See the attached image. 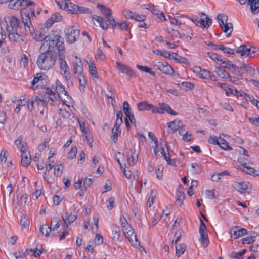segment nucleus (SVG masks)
<instances>
[{"instance_id":"1","label":"nucleus","mask_w":259,"mask_h":259,"mask_svg":"<svg viewBox=\"0 0 259 259\" xmlns=\"http://www.w3.org/2000/svg\"><path fill=\"white\" fill-rule=\"evenodd\" d=\"M56 33L53 32L47 36L40 34L36 38L37 41H42L41 49L48 47L47 50L40 53L37 58V65L41 70H48L54 65L57 58L55 50L58 51V53L64 50V39Z\"/></svg>"},{"instance_id":"2","label":"nucleus","mask_w":259,"mask_h":259,"mask_svg":"<svg viewBox=\"0 0 259 259\" xmlns=\"http://www.w3.org/2000/svg\"><path fill=\"white\" fill-rule=\"evenodd\" d=\"M97 6L104 14V17L95 16L93 17V19L96 20L99 24L100 26L102 28V23L108 24V23H111V22H114V19L111 16L112 11L110 8L100 4H98Z\"/></svg>"},{"instance_id":"3","label":"nucleus","mask_w":259,"mask_h":259,"mask_svg":"<svg viewBox=\"0 0 259 259\" xmlns=\"http://www.w3.org/2000/svg\"><path fill=\"white\" fill-rule=\"evenodd\" d=\"M63 51L64 50L60 51V52L58 53L60 69L61 71L62 75L65 80L68 82L67 85H69V84L72 85V82L71 81L72 77L70 72V69L65 60V56Z\"/></svg>"},{"instance_id":"4","label":"nucleus","mask_w":259,"mask_h":259,"mask_svg":"<svg viewBox=\"0 0 259 259\" xmlns=\"http://www.w3.org/2000/svg\"><path fill=\"white\" fill-rule=\"evenodd\" d=\"M216 19L223 32L226 34V36H230L233 31V27L232 23H227L228 16L224 14H219Z\"/></svg>"},{"instance_id":"5","label":"nucleus","mask_w":259,"mask_h":259,"mask_svg":"<svg viewBox=\"0 0 259 259\" xmlns=\"http://www.w3.org/2000/svg\"><path fill=\"white\" fill-rule=\"evenodd\" d=\"M122 230L126 238L128 239L129 241L134 247L136 248L140 247V248H142V250H144V251L146 252L144 248L141 246L140 242H138L137 236L135 234L134 230L132 228L131 226H130V228H125Z\"/></svg>"},{"instance_id":"6","label":"nucleus","mask_w":259,"mask_h":259,"mask_svg":"<svg viewBox=\"0 0 259 259\" xmlns=\"http://www.w3.org/2000/svg\"><path fill=\"white\" fill-rule=\"evenodd\" d=\"M36 3L31 0H12L9 3L8 7L12 9H18L20 7L25 8L29 6L35 7Z\"/></svg>"},{"instance_id":"7","label":"nucleus","mask_w":259,"mask_h":259,"mask_svg":"<svg viewBox=\"0 0 259 259\" xmlns=\"http://www.w3.org/2000/svg\"><path fill=\"white\" fill-rule=\"evenodd\" d=\"M200 224L199 229V232L200 235V238L199 240L203 247H206L209 244V240L207 233V228L201 219H200Z\"/></svg>"},{"instance_id":"8","label":"nucleus","mask_w":259,"mask_h":259,"mask_svg":"<svg viewBox=\"0 0 259 259\" xmlns=\"http://www.w3.org/2000/svg\"><path fill=\"white\" fill-rule=\"evenodd\" d=\"M117 27L118 29L121 30L127 31L128 29L131 28L130 23L126 21H122L121 22H115L114 20V22L108 23V24L102 23V29H107L108 28Z\"/></svg>"},{"instance_id":"9","label":"nucleus","mask_w":259,"mask_h":259,"mask_svg":"<svg viewBox=\"0 0 259 259\" xmlns=\"http://www.w3.org/2000/svg\"><path fill=\"white\" fill-rule=\"evenodd\" d=\"M155 66L158 70L166 75H172L174 72V69L167 63L158 62Z\"/></svg>"},{"instance_id":"10","label":"nucleus","mask_w":259,"mask_h":259,"mask_svg":"<svg viewBox=\"0 0 259 259\" xmlns=\"http://www.w3.org/2000/svg\"><path fill=\"white\" fill-rule=\"evenodd\" d=\"M22 22L25 26L26 31L32 33L34 29L32 25L29 12H25L22 15Z\"/></svg>"},{"instance_id":"11","label":"nucleus","mask_w":259,"mask_h":259,"mask_svg":"<svg viewBox=\"0 0 259 259\" xmlns=\"http://www.w3.org/2000/svg\"><path fill=\"white\" fill-rule=\"evenodd\" d=\"M79 36V30L73 28H68L66 31V40L69 43L74 42Z\"/></svg>"},{"instance_id":"12","label":"nucleus","mask_w":259,"mask_h":259,"mask_svg":"<svg viewBox=\"0 0 259 259\" xmlns=\"http://www.w3.org/2000/svg\"><path fill=\"white\" fill-rule=\"evenodd\" d=\"M8 20L10 25L7 23L6 28L7 32H10L14 30H17L19 27V21L16 17L15 16H12L11 17H8Z\"/></svg>"},{"instance_id":"13","label":"nucleus","mask_w":259,"mask_h":259,"mask_svg":"<svg viewBox=\"0 0 259 259\" xmlns=\"http://www.w3.org/2000/svg\"><path fill=\"white\" fill-rule=\"evenodd\" d=\"M157 106L148 104L146 101H142L137 104V108L139 111L151 110L153 113H156Z\"/></svg>"},{"instance_id":"14","label":"nucleus","mask_w":259,"mask_h":259,"mask_svg":"<svg viewBox=\"0 0 259 259\" xmlns=\"http://www.w3.org/2000/svg\"><path fill=\"white\" fill-rule=\"evenodd\" d=\"M61 220L57 217H54L51 221V225L50 226H47L45 225L46 228V233L45 234V236L46 237H48L49 234V232L51 231H54L59 227L61 223Z\"/></svg>"},{"instance_id":"15","label":"nucleus","mask_w":259,"mask_h":259,"mask_svg":"<svg viewBox=\"0 0 259 259\" xmlns=\"http://www.w3.org/2000/svg\"><path fill=\"white\" fill-rule=\"evenodd\" d=\"M231 231H233V234L231 235V238L237 239L239 237H242L248 233L247 231L240 226H234L231 228Z\"/></svg>"},{"instance_id":"16","label":"nucleus","mask_w":259,"mask_h":259,"mask_svg":"<svg viewBox=\"0 0 259 259\" xmlns=\"http://www.w3.org/2000/svg\"><path fill=\"white\" fill-rule=\"evenodd\" d=\"M75 60L73 61L72 64L73 66V72L74 76L78 74H82L83 72V67L81 60L77 57H75Z\"/></svg>"},{"instance_id":"17","label":"nucleus","mask_w":259,"mask_h":259,"mask_svg":"<svg viewBox=\"0 0 259 259\" xmlns=\"http://www.w3.org/2000/svg\"><path fill=\"white\" fill-rule=\"evenodd\" d=\"M164 111H166L167 113L172 115H178V113L173 111L171 107H169L167 104L163 103L159 104V105L157 106L156 113L163 114L164 113Z\"/></svg>"},{"instance_id":"18","label":"nucleus","mask_w":259,"mask_h":259,"mask_svg":"<svg viewBox=\"0 0 259 259\" xmlns=\"http://www.w3.org/2000/svg\"><path fill=\"white\" fill-rule=\"evenodd\" d=\"M200 16L199 26L203 28H208L212 24V19L204 13H201Z\"/></svg>"},{"instance_id":"19","label":"nucleus","mask_w":259,"mask_h":259,"mask_svg":"<svg viewBox=\"0 0 259 259\" xmlns=\"http://www.w3.org/2000/svg\"><path fill=\"white\" fill-rule=\"evenodd\" d=\"M116 65L118 69L120 71L126 74L131 77H136V74L130 66L120 62H117Z\"/></svg>"},{"instance_id":"20","label":"nucleus","mask_w":259,"mask_h":259,"mask_svg":"<svg viewBox=\"0 0 259 259\" xmlns=\"http://www.w3.org/2000/svg\"><path fill=\"white\" fill-rule=\"evenodd\" d=\"M77 215V212L75 209H74L73 212H71L68 216L67 212L65 217L62 216V219L66 225V228L76 220Z\"/></svg>"},{"instance_id":"21","label":"nucleus","mask_w":259,"mask_h":259,"mask_svg":"<svg viewBox=\"0 0 259 259\" xmlns=\"http://www.w3.org/2000/svg\"><path fill=\"white\" fill-rule=\"evenodd\" d=\"M236 53L240 54L242 56L251 57V47L246 45H241L236 51Z\"/></svg>"},{"instance_id":"22","label":"nucleus","mask_w":259,"mask_h":259,"mask_svg":"<svg viewBox=\"0 0 259 259\" xmlns=\"http://www.w3.org/2000/svg\"><path fill=\"white\" fill-rule=\"evenodd\" d=\"M36 100H41L42 102L46 104H48L49 103L50 104L53 105L55 100H56L55 96H49V95H39L36 97Z\"/></svg>"},{"instance_id":"23","label":"nucleus","mask_w":259,"mask_h":259,"mask_svg":"<svg viewBox=\"0 0 259 259\" xmlns=\"http://www.w3.org/2000/svg\"><path fill=\"white\" fill-rule=\"evenodd\" d=\"M86 62L89 66L90 74L95 78H98V73L94 62L91 58L89 60H86Z\"/></svg>"},{"instance_id":"24","label":"nucleus","mask_w":259,"mask_h":259,"mask_svg":"<svg viewBox=\"0 0 259 259\" xmlns=\"http://www.w3.org/2000/svg\"><path fill=\"white\" fill-rule=\"evenodd\" d=\"M247 3L250 6V9L253 14L259 12V0H247Z\"/></svg>"},{"instance_id":"25","label":"nucleus","mask_w":259,"mask_h":259,"mask_svg":"<svg viewBox=\"0 0 259 259\" xmlns=\"http://www.w3.org/2000/svg\"><path fill=\"white\" fill-rule=\"evenodd\" d=\"M56 89L58 93V94L61 99L63 95L68 96L67 92L65 90L64 87L63 86L61 83L58 80L56 81Z\"/></svg>"},{"instance_id":"26","label":"nucleus","mask_w":259,"mask_h":259,"mask_svg":"<svg viewBox=\"0 0 259 259\" xmlns=\"http://www.w3.org/2000/svg\"><path fill=\"white\" fill-rule=\"evenodd\" d=\"M31 158L29 153L22 154L21 164L24 167H27L30 163Z\"/></svg>"},{"instance_id":"27","label":"nucleus","mask_w":259,"mask_h":259,"mask_svg":"<svg viewBox=\"0 0 259 259\" xmlns=\"http://www.w3.org/2000/svg\"><path fill=\"white\" fill-rule=\"evenodd\" d=\"M167 33L169 36L171 37V40L174 41L175 40H177L181 37V34L179 32L173 28L167 29Z\"/></svg>"},{"instance_id":"28","label":"nucleus","mask_w":259,"mask_h":259,"mask_svg":"<svg viewBox=\"0 0 259 259\" xmlns=\"http://www.w3.org/2000/svg\"><path fill=\"white\" fill-rule=\"evenodd\" d=\"M65 9L71 11L72 13L76 14L78 10V6L75 5L72 2L65 1Z\"/></svg>"},{"instance_id":"29","label":"nucleus","mask_w":259,"mask_h":259,"mask_svg":"<svg viewBox=\"0 0 259 259\" xmlns=\"http://www.w3.org/2000/svg\"><path fill=\"white\" fill-rule=\"evenodd\" d=\"M215 72L219 76L223 79L230 78L229 73L222 69V67H217L215 69Z\"/></svg>"},{"instance_id":"30","label":"nucleus","mask_w":259,"mask_h":259,"mask_svg":"<svg viewBox=\"0 0 259 259\" xmlns=\"http://www.w3.org/2000/svg\"><path fill=\"white\" fill-rule=\"evenodd\" d=\"M234 187L241 193L244 192L247 188V185L245 182L241 183L234 182L233 184Z\"/></svg>"},{"instance_id":"31","label":"nucleus","mask_w":259,"mask_h":259,"mask_svg":"<svg viewBox=\"0 0 259 259\" xmlns=\"http://www.w3.org/2000/svg\"><path fill=\"white\" fill-rule=\"evenodd\" d=\"M214 48L215 49L221 50L224 51L225 53H226L229 54H234L235 52L234 50L231 49L230 48L224 46L223 45H214Z\"/></svg>"},{"instance_id":"32","label":"nucleus","mask_w":259,"mask_h":259,"mask_svg":"<svg viewBox=\"0 0 259 259\" xmlns=\"http://www.w3.org/2000/svg\"><path fill=\"white\" fill-rule=\"evenodd\" d=\"M105 94L108 98L112 99V104L113 105V100L115 99V90L114 88L108 84L107 87V92L105 93Z\"/></svg>"},{"instance_id":"33","label":"nucleus","mask_w":259,"mask_h":259,"mask_svg":"<svg viewBox=\"0 0 259 259\" xmlns=\"http://www.w3.org/2000/svg\"><path fill=\"white\" fill-rule=\"evenodd\" d=\"M186 245L184 243L180 244L178 246H176V254L178 257H180L185 251Z\"/></svg>"},{"instance_id":"34","label":"nucleus","mask_w":259,"mask_h":259,"mask_svg":"<svg viewBox=\"0 0 259 259\" xmlns=\"http://www.w3.org/2000/svg\"><path fill=\"white\" fill-rule=\"evenodd\" d=\"M180 123L181 121L180 120H175L174 121L170 122L168 123V127L171 128L173 132H175L180 128Z\"/></svg>"},{"instance_id":"35","label":"nucleus","mask_w":259,"mask_h":259,"mask_svg":"<svg viewBox=\"0 0 259 259\" xmlns=\"http://www.w3.org/2000/svg\"><path fill=\"white\" fill-rule=\"evenodd\" d=\"M120 228L117 225H114L112 227V234L114 239L118 240L120 238Z\"/></svg>"},{"instance_id":"36","label":"nucleus","mask_w":259,"mask_h":259,"mask_svg":"<svg viewBox=\"0 0 259 259\" xmlns=\"http://www.w3.org/2000/svg\"><path fill=\"white\" fill-rule=\"evenodd\" d=\"M185 197V195L183 192L180 191H177L176 192V202L178 203L180 206L183 204Z\"/></svg>"},{"instance_id":"37","label":"nucleus","mask_w":259,"mask_h":259,"mask_svg":"<svg viewBox=\"0 0 259 259\" xmlns=\"http://www.w3.org/2000/svg\"><path fill=\"white\" fill-rule=\"evenodd\" d=\"M152 13L153 14L156 15L159 19L162 21H165L166 20L164 14L161 12L158 9L156 8L155 7L154 8H152Z\"/></svg>"},{"instance_id":"38","label":"nucleus","mask_w":259,"mask_h":259,"mask_svg":"<svg viewBox=\"0 0 259 259\" xmlns=\"http://www.w3.org/2000/svg\"><path fill=\"white\" fill-rule=\"evenodd\" d=\"M148 136H149V137L154 142V143L155 145V148H154V151L155 155H157V154L158 152V141L157 138L156 137L155 135L151 132H149Z\"/></svg>"},{"instance_id":"39","label":"nucleus","mask_w":259,"mask_h":259,"mask_svg":"<svg viewBox=\"0 0 259 259\" xmlns=\"http://www.w3.org/2000/svg\"><path fill=\"white\" fill-rule=\"evenodd\" d=\"M46 76L43 73H37L32 82V88L34 89V85L38 83L39 81L42 80Z\"/></svg>"},{"instance_id":"40","label":"nucleus","mask_w":259,"mask_h":259,"mask_svg":"<svg viewBox=\"0 0 259 259\" xmlns=\"http://www.w3.org/2000/svg\"><path fill=\"white\" fill-rule=\"evenodd\" d=\"M8 33L9 38L11 41H16L20 38V35L17 33V30Z\"/></svg>"},{"instance_id":"41","label":"nucleus","mask_w":259,"mask_h":259,"mask_svg":"<svg viewBox=\"0 0 259 259\" xmlns=\"http://www.w3.org/2000/svg\"><path fill=\"white\" fill-rule=\"evenodd\" d=\"M137 68L140 70L142 71L149 73L150 74L153 76H155V73L154 72L152 71L151 69V68H149L147 66H144L140 65H137L136 66Z\"/></svg>"},{"instance_id":"42","label":"nucleus","mask_w":259,"mask_h":259,"mask_svg":"<svg viewBox=\"0 0 259 259\" xmlns=\"http://www.w3.org/2000/svg\"><path fill=\"white\" fill-rule=\"evenodd\" d=\"M20 223L22 226L25 228L29 224L28 217L26 214H22L20 220Z\"/></svg>"},{"instance_id":"43","label":"nucleus","mask_w":259,"mask_h":259,"mask_svg":"<svg viewBox=\"0 0 259 259\" xmlns=\"http://www.w3.org/2000/svg\"><path fill=\"white\" fill-rule=\"evenodd\" d=\"M221 148L224 150H231L232 148L228 145V143L224 139L220 138L219 141V145H218Z\"/></svg>"},{"instance_id":"44","label":"nucleus","mask_w":259,"mask_h":259,"mask_svg":"<svg viewBox=\"0 0 259 259\" xmlns=\"http://www.w3.org/2000/svg\"><path fill=\"white\" fill-rule=\"evenodd\" d=\"M58 114L60 117L65 119L69 118L70 114L65 108H62L59 110Z\"/></svg>"},{"instance_id":"45","label":"nucleus","mask_w":259,"mask_h":259,"mask_svg":"<svg viewBox=\"0 0 259 259\" xmlns=\"http://www.w3.org/2000/svg\"><path fill=\"white\" fill-rule=\"evenodd\" d=\"M172 59L176 60L177 62H178L180 63L184 64L187 66L189 65V61H188V60L186 58H185L184 57H182L181 56H179L178 58H177L176 57L172 56Z\"/></svg>"},{"instance_id":"46","label":"nucleus","mask_w":259,"mask_h":259,"mask_svg":"<svg viewBox=\"0 0 259 259\" xmlns=\"http://www.w3.org/2000/svg\"><path fill=\"white\" fill-rule=\"evenodd\" d=\"M105 58V55L100 48H98V53L95 55L96 60L103 61Z\"/></svg>"},{"instance_id":"47","label":"nucleus","mask_w":259,"mask_h":259,"mask_svg":"<svg viewBox=\"0 0 259 259\" xmlns=\"http://www.w3.org/2000/svg\"><path fill=\"white\" fill-rule=\"evenodd\" d=\"M77 149L76 146L72 147L70 151L68 153V158L72 159L76 157Z\"/></svg>"},{"instance_id":"48","label":"nucleus","mask_w":259,"mask_h":259,"mask_svg":"<svg viewBox=\"0 0 259 259\" xmlns=\"http://www.w3.org/2000/svg\"><path fill=\"white\" fill-rule=\"evenodd\" d=\"M242 166L244 168V169H243L244 171L245 172L246 174H249V175L254 174V172H255L254 169H253L250 167H248L247 166L246 163H243Z\"/></svg>"},{"instance_id":"49","label":"nucleus","mask_w":259,"mask_h":259,"mask_svg":"<svg viewBox=\"0 0 259 259\" xmlns=\"http://www.w3.org/2000/svg\"><path fill=\"white\" fill-rule=\"evenodd\" d=\"M120 222L122 230L125 228H130V225L128 223L126 218L124 216H121L120 218Z\"/></svg>"},{"instance_id":"50","label":"nucleus","mask_w":259,"mask_h":259,"mask_svg":"<svg viewBox=\"0 0 259 259\" xmlns=\"http://www.w3.org/2000/svg\"><path fill=\"white\" fill-rule=\"evenodd\" d=\"M76 14H91V11L88 8L78 6V10Z\"/></svg>"},{"instance_id":"51","label":"nucleus","mask_w":259,"mask_h":259,"mask_svg":"<svg viewBox=\"0 0 259 259\" xmlns=\"http://www.w3.org/2000/svg\"><path fill=\"white\" fill-rule=\"evenodd\" d=\"M182 230H179L175 233V235H174V238H176V239L175 240H172V243H174L176 244L177 243V242L178 241H180L181 237V235H182Z\"/></svg>"},{"instance_id":"52","label":"nucleus","mask_w":259,"mask_h":259,"mask_svg":"<svg viewBox=\"0 0 259 259\" xmlns=\"http://www.w3.org/2000/svg\"><path fill=\"white\" fill-rule=\"evenodd\" d=\"M63 167L61 164L58 165L57 167L54 169V175L56 176H60L62 173Z\"/></svg>"},{"instance_id":"53","label":"nucleus","mask_w":259,"mask_h":259,"mask_svg":"<svg viewBox=\"0 0 259 259\" xmlns=\"http://www.w3.org/2000/svg\"><path fill=\"white\" fill-rule=\"evenodd\" d=\"M123 13L126 18L134 19L135 13H133L131 11L128 9L124 10Z\"/></svg>"},{"instance_id":"54","label":"nucleus","mask_w":259,"mask_h":259,"mask_svg":"<svg viewBox=\"0 0 259 259\" xmlns=\"http://www.w3.org/2000/svg\"><path fill=\"white\" fill-rule=\"evenodd\" d=\"M208 141L210 144L214 145H219L220 140L215 136H211L208 139Z\"/></svg>"},{"instance_id":"55","label":"nucleus","mask_w":259,"mask_h":259,"mask_svg":"<svg viewBox=\"0 0 259 259\" xmlns=\"http://www.w3.org/2000/svg\"><path fill=\"white\" fill-rule=\"evenodd\" d=\"M228 69L233 73L236 74L239 73L238 67L235 64H233L232 62L229 65Z\"/></svg>"},{"instance_id":"56","label":"nucleus","mask_w":259,"mask_h":259,"mask_svg":"<svg viewBox=\"0 0 259 259\" xmlns=\"http://www.w3.org/2000/svg\"><path fill=\"white\" fill-rule=\"evenodd\" d=\"M210 72L206 70H202L200 71L199 76L203 79H209L210 77Z\"/></svg>"},{"instance_id":"57","label":"nucleus","mask_w":259,"mask_h":259,"mask_svg":"<svg viewBox=\"0 0 259 259\" xmlns=\"http://www.w3.org/2000/svg\"><path fill=\"white\" fill-rule=\"evenodd\" d=\"M75 77H77L79 81V84L81 86H85L86 84V80L85 79V77L84 75L82 74H78L75 76Z\"/></svg>"},{"instance_id":"58","label":"nucleus","mask_w":259,"mask_h":259,"mask_svg":"<svg viewBox=\"0 0 259 259\" xmlns=\"http://www.w3.org/2000/svg\"><path fill=\"white\" fill-rule=\"evenodd\" d=\"M118 130H116L115 128H113L112 130V136L111 139L114 143H116L118 140Z\"/></svg>"},{"instance_id":"59","label":"nucleus","mask_w":259,"mask_h":259,"mask_svg":"<svg viewBox=\"0 0 259 259\" xmlns=\"http://www.w3.org/2000/svg\"><path fill=\"white\" fill-rule=\"evenodd\" d=\"M138 154L131 153L130 159L131 161L129 162L130 165H134L137 163L138 161Z\"/></svg>"},{"instance_id":"60","label":"nucleus","mask_w":259,"mask_h":259,"mask_svg":"<svg viewBox=\"0 0 259 259\" xmlns=\"http://www.w3.org/2000/svg\"><path fill=\"white\" fill-rule=\"evenodd\" d=\"M114 198L113 197H110L107 200V207L108 209L111 210L114 207Z\"/></svg>"},{"instance_id":"61","label":"nucleus","mask_w":259,"mask_h":259,"mask_svg":"<svg viewBox=\"0 0 259 259\" xmlns=\"http://www.w3.org/2000/svg\"><path fill=\"white\" fill-rule=\"evenodd\" d=\"M156 197L155 195H154V190H152L151 191V195L149 197V199L148 200V204L149 205V206H152V205L153 203L154 200L155 198Z\"/></svg>"},{"instance_id":"62","label":"nucleus","mask_w":259,"mask_h":259,"mask_svg":"<svg viewBox=\"0 0 259 259\" xmlns=\"http://www.w3.org/2000/svg\"><path fill=\"white\" fill-rule=\"evenodd\" d=\"M243 244H249L252 243L254 242V239H252V237L250 236L244 238L242 239Z\"/></svg>"},{"instance_id":"63","label":"nucleus","mask_w":259,"mask_h":259,"mask_svg":"<svg viewBox=\"0 0 259 259\" xmlns=\"http://www.w3.org/2000/svg\"><path fill=\"white\" fill-rule=\"evenodd\" d=\"M205 194L206 197L208 198L211 199H214L217 198L214 192V190H206L205 192Z\"/></svg>"},{"instance_id":"64","label":"nucleus","mask_w":259,"mask_h":259,"mask_svg":"<svg viewBox=\"0 0 259 259\" xmlns=\"http://www.w3.org/2000/svg\"><path fill=\"white\" fill-rule=\"evenodd\" d=\"M191 167L193 169V172L195 174L200 173L201 171L200 166L197 164L192 163Z\"/></svg>"}]
</instances>
